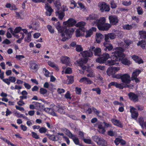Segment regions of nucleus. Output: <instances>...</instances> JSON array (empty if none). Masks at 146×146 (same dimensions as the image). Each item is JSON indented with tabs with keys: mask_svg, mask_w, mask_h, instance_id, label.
<instances>
[{
	"mask_svg": "<svg viewBox=\"0 0 146 146\" xmlns=\"http://www.w3.org/2000/svg\"><path fill=\"white\" fill-rule=\"evenodd\" d=\"M100 137L97 136H95L93 137L92 138L94 141L97 142L98 143Z\"/></svg>",
	"mask_w": 146,
	"mask_h": 146,
	"instance_id": "obj_56",
	"label": "nucleus"
},
{
	"mask_svg": "<svg viewBox=\"0 0 146 146\" xmlns=\"http://www.w3.org/2000/svg\"><path fill=\"white\" fill-rule=\"evenodd\" d=\"M109 19L111 23L113 25H116L118 22L117 17L115 16H109Z\"/></svg>",
	"mask_w": 146,
	"mask_h": 146,
	"instance_id": "obj_15",
	"label": "nucleus"
},
{
	"mask_svg": "<svg viewBox=\"0 0 146 146\" xmlns=\"http://www.w3.org/2000/svg\"><path fill=\"white\" fill-rule=\"evenodd\" d=\"M78 4L79 6L82 9L83 11H84L85 10L86 8L85 7V6L82 3L80 2H78Z\"/></svg>",
	"mask_w": 146,
	"mask_h": 146,
	"instance_id": "obj_62",
	"label": "nucleus"
},
{
	"mask_svg": "<svg viewBox=\"0 0 146 146\" xmlns=\"http://www.w3.org/2000/svg\"><path fill=\"white\" fill-rule=\"evenodd\" d=\"M47 27L48 31L51 33H53L54 32V29L52 28V26L49 25H48Z\"/></svg>",
	"mask_w": 146,
	"mask_h": 146,
	"instance_id": "obj_53",
	"label": "nucleus"
},
{
	"mask_svg": "<svg viewBox=\"0 0 146 146\" xmlns=\"http://www.w3.org/2000/svg\"><path fill=\"white\" fill-rule=\"evenodd\" d=\"M56 15L58 17V18L60 20L62 19L65 16V14L63 12L57 11L56 12Z\"/></svg>",
	"mask_w": 146,
	"mask_h": 146,
	"instance_id": "obj_26",
	"label": "nucleus"
},
{
	"mask_svg": "<svg viewBox=\"0 0 146 146\" xmlns=\"http://www.w3.org/2000/svg\"><path fill=\"white\" fill-rule=\"evenodd\" d=\"M31 32H29L27 34V36L25 38V40L27 42H30L31 40Z\"/></svg>",
	"mask_w": 146,
	"mask_h": 146,
	"instance_id": "obj_41",
	"label": "nucleus"
},
{
	"mask_svg": "<svg viewBox=\"0 0 146 146\" xmlns=\"http://www.w3.org/2000/svg\"><path fill=\"white\" fill-rule=\"evenodd\" d=\"M75 91L77 94H80L81 92V88L78 87H76L75 88Z\"/></svg>",
	"mask_w": 146,
	"mask_h": 146,
	"instance_id": "obj_61",
	"label": "nucleus"
},
{
	"mask_svg": "<svg viewBox=\"0 0 146 146\" xmlns=\"http://www.w3.org/2000/svg\"><path fill=\"white\" fill-rule=\"evenodd\" d=\"M78 135H79V137H80L81 139H84V133L83 132L81 131H79L78 132Z\"/></svg>",
	"mask_w": 146,
	"mask_h": 146,
	"instance_id": "obj_57",
	"label": "nucleus"
},
{
	"mask_svg": "<svg viewBox=\"0 0 146 146\" xmlns=\"http://www.w3.org/2000/svg\"><path fill=\"white\" fill-rule=\"evenodd\" d=\"M82 56L84 57H90L92 56L93 52L90 51H85L82 53Z\"/></svg>",
	"mask_w": 146,
	"mask_h": 146,
	"instance_id": "obj_19",
	"label": "nucleus"
},
{
	"mask_svg": "<svg viewBox=\"0 0 146 146\" xmlns=\"http://www.w3.org/2000/svg\"><path fill=\"white\" fill-rule=\"evenodd\" d=\"M43 72L44 75L46 77H49L50 76V72L46 68H44L43 69Z\"/></svg>",
	"mask_w": 146,
	"mask_h": 146,
	"instance_id": "obj_45",
	"label": "nucleus"
},
{
	"mask_svg": "<svg viewBox=\"0 0 146 146\" xmlns=\"http://www.w3.org/2000/svg\"><path fill=\"white\" fill-rule=\"evenodd\" d=\"M33 103L34 104L35 109L39 110L40 108V106L39 103L36 102H33Z\"/></svg>",
	"mask_w": 146,
	"mask_h": 146,
	"instance_id": "obj_44",
	"label": "nucleus"
},
{
	"mask_svg": "<svg viewBox=\"0 0 146 146\" xmlns=\"http://www.w3.org/2000/svg\"><path fill=\"white\" fill-rule=\"evenodd\" d=\"M131 58L135 62L137 63L138 64L143 63V61L142 59L139 58L137 56L133 55L131 56Z\"/></svg>",
	"mask_w": 146,
	"mask_h": 146,
	"instance_id": "obj_17",
	"label": "nucleus"
},
{
	"mask_svg": "<svg viewBox=\"0 0 146 146\" xmlns=\"http://www.w3.org/2000/svg\"><path fill=\"white\" fill-rule=\"evenodd\" d=\"M54 4L55 6L58 9H59L61 7V4L59 0H54Z\"/></svg>",
	"mask_w": 146,
	"mask_h": 146,
	"instance_id": "obj_32",
	"label": "nucleus"
},
{
	"mask_svg": "<svg viewBox=\"0 0 146 146\" xmlns=\"http://www.w3.org/2000/svg\"><path fill=\"white\" fill-rule=\"evenodd\" d=\"M121 60L122 63L125 65L129 66L131 64V61L127 58H121Z\"/></svg>",
	"mask_w": 146,
	"mask_h": 146,
	"instance_id": "obj_25",
	"label": "nucleus"
},
{
	"mask_svg": "<svg viewBox=\"0 0 146 146\" xmlns=\"http://www.w3.org/2000/svg\"><path fill=\"white\" fill-rule=\"evenodd\" d=\"M123 83H118L117 82H113L110 83L108 85V87L109 88H111V86H114L116 88H119L121 89H123Z\"/></svg>",
	"mask_w": 146,
	"mask_h": 146,
	"instance_id": "obj_10",
	"label": "nucleus"
},
{
	"mask_svg": "<svg viewBox=\"0 0 146 146\" xmlns=\"http://www.w3.org/2000/svg\"><path fill=\"white\" fill-rule=\"evenodd\" d=\"M76 50L77 51L80 52L82 51L83 49L81 45H77L76 46Z\"/></svg>",
	"mask_w": 146,
	"mask_h": 146,
	"instance_id": "obj_50",
	"label": "nucleus"
},
{
	"mask_svg": "<svg viewBox=\"0 0 146 146\" xmlns=\"http://www.w3.org/2000/svg\"><path fill=\"white\" fill-rule=\"evenodd\" d=\"M32 136L33 138H35L36 139H38L39 138V136L36 133L32 132Z\"/></svg>",
	"mask_w": 146,
	"mask_h": 146,
	"instance_id": "obj_63",
	"label": "nucleus"
},
{
	"mask_svg": "<svg viewBox=\"0 0 146 146\" xmlns=\"http://www.w3.org/2000/svg\"><path fill=\"white\" fill-rule=\"evenodd\" d=\"M124 49L121 47H117L113 49V52L112 53V56L111 59L108 60L106 65L109 66L113 65L118 66L119 63L118 62L121 58H124L125 55L123 53Z\"/></svg>",
	"mask_w": 146,
	"mask_h": 146,
	"instance_id": "obj_1",
	"label": "nucleus"
},
{
	"mask_svg": "<svg viewBox=\"0 0 146 146\" xmlns=\"http://www.w3.org/2000/svg\"><path fill=\"white\" fill-rule=\"evenodd\" d=\"M124 42L127 45L129 46L132 43V42L129 39H126L125 40Z\"/></svg>",
	"mask_w": 146,
	"mask_h": 146,
	"instance_id": "obj_59",
	"label": "nucleus"
},
{
	"mask_svg": "<svg viewBox=\"0 0 146 146\" xmlns=\"http://www.w3.org/2000/svg\"><path fill=\"white\" fill-rule=\"evenodd\" d=\"M130 112L132 118L137 120L139 115V113L136 111V109L131 106H130Z\"/></svg>",
	"mask_w": 146,
	"mask_h": 146,
	"instance_id": "obj_7",
	"label": "nucleus"
},
{
	"mask_svg": "<svg viewBox=\"0 0 146 146\" xmlns=\"http://www.w3.org/2000/svg\"><path fill=\"white\" fill-rule=\"evenodd\" d=\"M22 29L21 27H17L14 30V32L15 33H17L21 31Z\"/></svg>",
	"mask_w": 146,
	"mask_h": 146,
	"instance_id": "obj_64",
	"label": "nucleus"
},
{
	"mask_svg": "<svg viewBox=\"0 0 146 146\" xmlns=\"http://www.w3.org/2000/svg\"><path fill=\"white\" fill-rule=\"evenodd\" d=\"M30 68L33 69L37 70L39 67V65L33 62L30 63Z\"/></svg>",
	"mask_w": 146,
	"mask_h": 146,
	"instance_id": "obj_23",
	"label": "nucleus"
},
{
	"mask_svg": "<svg viewBox=\"0 0 146 146\" xmlns=\"http://www.w3.org/2000/svg\"><path fill=\"white\" fill-rule=\"evenodd\" d=\"M110 38L111 39H113L116 37L115 34L114 32L108 34Z\"/></svg>",
	"mask_w": 146,
	"mask_h": 146,
	"instance_id": "obj_43",
	"label": "nucleus"
},
{
	"mask_svg": "<svg viewBox=\"0 0 146 146\" xmlns=\"http://www.w3.org/2000/svg\"><path fill=\"white\" fill-rule=\"evenodd\" d=\"M110 58V55L106 53H104L101 57H100L96 59L97 62L100 63H103L105 61Z\"/></svg>",
	"mask_w": 146,
	"mask_h": 146,
	"instance_id": "obj_6",
	"label": "nucleus"
},
{
	"mask_svg": "<svg viewBox=\"0 0 146 146\" xmlns=\"http://www.w3.org/2000/svg\"><path fill=\"white\" fill-rule=\"evenodd\" d=\"M98 8L101 12H108L110 11L109 6L104 2H101L98 3Z\"/></svg>",
	"mask_w": 146,
	"mask_h": 146,
	"instance_id": "obj_4",
	"label": "nucleus"
},
{
	"mask_svg": "<svg viewBox=\"0 0 146 146\" xmlns=\"http://www.w3.org/2000/svg\"><path fill=\"white\" fill-rule=\"evenodd\" d=\"M65 97L67 99H71V98L70 94V92L69 91H68L65 95Z\"/></svg>",
	"mask_w": 146,
	"mask_h": 146,
	"instance_id": "obj_55",
	"label": "nucleus"
},
{
	"mask_svg": "<svg viewBox=\"0 0 146 146\" xmlns=\"http://www.w3.org/2000/svg\"><path fill=\"white\" fill-rule=\"evenodd\" d=\"M107 74L109 76H110L112 75L113 76V74H115L114 71H113V69L112 67L109 68L107 70Z\"/></svg>",
	"mask_w": 146,
	"mask_h": 146,
	"instance_id": "obj_37",
	"label": "nucleus"
},
{
	"mask_svg": "<svg viewBox=\"0 0 146 146\" xmlns=\"http://www.w3.org/2000/svg\"><path fill=\"white\" fill-rule=\"evenodd\" d=\"M47 130V129L44 127H41L40 128L39 130V131L40 133H45Z\"/></svg>",
	"mask_w": 146,
	"mask_h": 146,
	"instance_id": "obj_47",
	"label": "nucleus"
},
{
	"mask_svg": "<svg viewBox=\"0 0 146 146\" xmlns=\"http://www.w3.org/2000/svg\"><path fill=\"white\" fill-rule=\"evenodd\" d=\"M106 143L107 142L106 141L104 140L103 138L100 137V139H99L98 144L100 145H102L103 146H104L106 144Z\"/></svg>",
	"mask_w": 146,
	"mask_h": 146,
	"instance_id": "obj_33",
	"label": "nucleus"
},
{
	"mask_svg": "<svg viewBox=\"0 0 146 146\" xmlns=\"http://www.w3.org/2000/svg\"><path fill=\"white\" fill-rule=\"evenodd\" d=\"M128 96L129 99L134 102L138 100V96L133 93H129L128 94Z\"/></svg>",
	"mask_w": 146,
	"mask_h": 146,
	"instance_id": "obj_16",
	"label": "nucleus"
},
{
	"mask_svg": "<svg viewBox=\"0 0 146 146\" xmlns=\"http://www.w3.org/2000/svg\"><path fill=\"white\" fill-rule=\"evenodd\" d=\"M104 38V36L102 34L99 33H97L96 34V42L99 43L102 41Z\"/></svg>",
	"mask_w": 146,
	"mask_h": 146,
	"instance_id": "obj_14",
	"label": "nucleus"
},
{
	"mask_svg": "<svg viewBox=\"0 0 146 146\" xmlns=\"http://www.w3.org/2000/svg\"><path fill=\"white\" fill-rule=\"evenodd\" d=\"M121 80L122 83L124 84H128L130 83L131 82V77L130 75L128 74H121Z\"/></svg>",
	"mask_w": 146,
	"mask_h": 146,
	"instance_id": "obj_5",
	"label": "nucleus"
},
{
	"mask_svg": "<svg viewBox=\"0 0 146 146\" xmlns=\"http://www.w3.org/2000/svg\"><path fill=\"white\" fill-rule=\"evenodd\" d=\"M48 137L50 139L53 141H57V140L56 139V137L54 135H49Z\"/></svg>",
	"mask_w": 146,
	"mask_h": 146,
	"instance_id": "obj_58",
	"label": "nucleus"
},
{
	"mask_svg": "<svg viewBox=\"0 0 146 146\" xmlns=\"http://www.w3.org/2000/svg\"><path fill=\"white\" fill-rule=\"evenodd\" d=\"M103 45L109 51L111 50L113 48V46L112 45L109 43L104 42Z\"/></svg>",
	"mask_w": 146,
	"mask_h": 146,
	"instance_id": "obj_27",
	"label": "nucleus"
},
{
	"mask_svg": "<svg viewBox=\"0 0 146 146\" xmlns=\"http://www.w3.org/2000/svg\"><path fill=\"white\" fill-rule=\"evenodd\" d=\"M68 79L67 80L66 83L67 84H70L72 83L74 81L73 77L72 76H67Z\"/></svg>",
	"mask_w": 146,
	"mask_h": 146,
	"instance_id": "obj_35",
	"label": "nucleus"
},
{
	"mask_svg": "<svg viewBox=\"0 0 146 146\" xmlns=\"http://www.w3.org/2000/svg\"><path fill=\"white\" fill-rule=\"evenodd\" d=\"M86 24L85 22L83 21H81L78 23L76 25V27H83Z\"/></svg>",
	"mask_w": 146,
	"mask_h": 146,
	"instance_id": "obj_49",
	"label": "nucleus"
},
{
	"mask_svg": "<svg viewBox=\"0 0 146 146\" xmlns=\"http://www.w3.org/2000/svg\"><path fill=\"white\" fill-rule=\"evenodd\" d=\"M110 5L112 9L115 8L117 7V5L113 1H111V2Z\"/></svg>",
	"mask_w": 146,
	"mask_h": 146,
	"instance_id": "obj_60",
	"label": "nucleus"
},
{
	"mask_svg": "<svg viewBox=\"0 0 146 146\" xmlns=\"http://www.w3.org/2000/svg\"><path fill=\"white\" fill-rule=\"evenodd\" d=\"M106 19L105 17H101L97 19L94 22V25L96 26L99 30L104 31L108 30L111 27V25L106 23Z\"/></svg>",
	"mask_w": 146,
	"mask_h": 146,
	"instance_id": "obj_2",
	"label": "nucleus"
},
{
	"mask_svg": "<svg viewBox=\"0 0 146 146\" xmlns=\"http://www.w3.org/2000/svg\"><path fill=\"white\" fill-rule=\"evenodd\" d=\"M139 122L140 125L142 127H143L144 125V121L143 119V117H140L139 118Z\"/></svg>",
	"mask_w": 146,
	"mask_h": 146,
	"instance_id": "obj_42",
	"label": "nucleus"
},
{
	"mask_svg": "<svg viewBox=\"0 0 146 146\" xmlns=\"http://www.w3.org/2000/svg\"><path fill=\"white\" fill-rule=\"evenodd\" d=\"M76 23V20L71 18L68 19L66 21L64 22L63 24L66 27H69L74 25Z\"/></svg>",
	"mask_w": 146,
	"mask_h": 146,
	"instance_id": "obj_9",
	"label": "nucleus"
},
{
	"mask_svg": "<svg viewBox=\"0 0 146 146\" xmlns=\"http://www.w3.org/2000/svg\"><path fill=\"white\" fill-rule=\"evenodd\" d=\"M113 123L116 125L119 126L120 127H121L122 126V125L120 122L119 120L117 119H113L111 120Z\"/></svg>",
	"mask_w": 146,
	"mask_h": 146,
	"instance_id": "obj_30",
	"label": "nucleus"
},
{
	"mask_svg": "<svg viewBox=\"0 0 146 146\" xmlns=\"http://www.w3.org/2000/svg\"><path fill=\"white\" fill-rule=\"evenodd\" d=\"M137 11L138 15H141L143 14V11L142 8L140 7H138L137 8Z\"/></svg>",
	"mask_w": 146,
	"mask_h": 146,
	"instance_id": "obj_48",
	"label": "nucleus"
},
{
	"mask_svg": "<svg viewBox=\"0 0 146 146\" xmlns=\"http://www.w3.org/2000/svg\"><path fill=\"white\" fill-rule=\"evenodd\" d=\"M131 1H123L122 2V4L125 6H127L131 4Z\"/></svg>",
	"mask_w": 146,
	"mask_h": 146,
	"instance_id": "obj_54",
	"label": "nucleus"
},
{
	"mask_svg": "<svg viewBox=\"0 0 146 146\" xmlns=\"http://www.w3.org/2000/svg\"><path fill=\"white\" fill-rule=\"evenodd\" d=\"M99 16L97 14L92 13L89 15L88 16L86 17V19L87 20L90 22H92L94 25V22L96 20L98 19Z\"/></svg>",
	"mask_w": 146,
	"mask_h": 146,
	"instance_id": "obj_8",
	"label": "nucleus"
},
{
	"mask_svg": "<svg viewBox=\"0 0 146 146\" xmlns=\"http://www.w3.org/2000/svg\"><path fill=\"white\" fill-rule=\"evenodd\" d=\"M141 71L139 69H136L134 70L132 74L131 78H136L141 73Z\"/></svg>",
	"mask_w": 146,
	"mask_h": 146,
	"instance_id": "obj_28",
	"label": "nucleus"
},
{
	"mask_svg": "<svg viewBox=\"0 0 146 146\" xmlns=\"http://www.w3.org/2000/svg\"><path fill=\"white\" fill-rule=\"evenodd\" d=\"M56 27L58 31L61 33H63L65 31V33L67 37H69L74 31V29L70 28L69 29H66L60 26V23L59 22H58L56 24Z\"/></svg>",
	"mask_w": 146,
	"mask_h": 146,
	"instance_id": "obj_3",
	"label": "nucleus"
},
{
	"mask_svg": "<svg viewBox=\"0 0 146 146\" xmlns=\"http://www.w3.org/2000/svg\"><path fill=\"white\" fill-rule=\"evenodd\" d=\"M62 131L67 135L70 138H72L74 136L70 131L66 128H63L62 129Z\"/></svg>",
	"mask_w": 146,
	"mask_h": 146,
	"instance_id": "obj_20",
	"label": "nucleus"
},
{
	"mask_svg": "<svg viewBox=\"0 0 146 146\" xmlns=\"http://www.w3.org/2000/svg\"><path fill=\"white\" fill-rule=\"evenodd\" d=\"M48 65L50 66L51 67H52V68H55L56 70H58V67L57 65L55 64L54 62H52L50 61H49L48 62Z\"/></svg>",
	"mask_w": 146,
	"mask_h": 146,
	"instance_id": "obj_38",
	"label": "nucleus"
},
{
	"mask_svg": "<svg viewBox=\"0 0 146 146\" xmlns=\"http://www.w3.org/2000/svg\"><path fill=\"white\" fill-rule=\"evenodd\" d=\"M98 127V131L100 133L102 134L104 133L106 131L105 127L100 124L99 125Z\"/></svg>",
	"mask_w": 146,
	"mask_h": 146,
	"instance_id": "obj_29",
	"label": "nucleus"
},
{
	"mask_svg": "<svg viewBox=\"0 0 146 146\" xmlns=\"http://www.w3.org/2000/svg\"><path fill=\"white\" fill-rule=\"evenodd\" d=\"M47 90L43 88H41L40 90V92L41 94H44L47 92Z\"/></svg>",
	"mask_w": 146,
	"mask_h": 146,
	"instance_id": "obj_52",
	"label": "nucleus"
},
{
	"mask_svg": "<svg viewBox=\"0 0 146 146\" xmlns=\"http://www.w3.org/2000/svg\"><path fill=\"white\" fill-rule=\"evenodd\" d=\"M44 110L47 113L50 114L54 116H56V114L53 110L51 108H45L44 109Z\"/></svg>",
	"mask_w": 146,
	"mask_h": 146,
	"instance_id": "obj_21",
	"label": "nucleus"
},
{
	"mask_svg": "<svg viewBox=\"0 0 146 146\" xmlns=\"http://www.w3.org/2000/svg\"><path fill=\"white\" fill-rule=\"evenodd\" d=\"M94 54L95 55L99 56L101 54V49L98 47L95 48L94 50Z\"/></svg>",
	"mask_w": 146,
	"mask_h": 146,
	"instance_id": "obj_36",
	"label": "nucleus"
},
{
	"mask_svg": "<svg viewBox=\"0 0 146 146\" xmlns=\"http://www.w3.org/2000/svg\"><path fill=\"white\" fill-rule=\"evenodd\" d=\"M139 33L141 38L146 39V31H139Z\"/></svg>",
	"mask_w": 146,
	"mask_h": 146,
	"instance_id": "obj_34",
	"label": "nucleus"
},
{
	"mask_svg": "<svg viewBox=\"0 0 146 146\" xmlns=\"http://www.w3.org/2000/svg\"><path fill=\"white\" fill-rule=\"evenodd\" d=\"M82 30L77 29L76 31V37H80L82 36L83 33Z\"/></svg>",
	"mask_w": 146,
	"mask_h": 146,
	"instance_id": "obj_39",
	"label": "nucleus"
},
{
	"mask_svg": "<svg viewBox=\"0 0 146 146\" xmlns=\"http://www.w3.org/2000/svg\"><path fill=\"white\" fill-rule=\"evenodd\" d=\"M92 90L96 92L97 93L98 95H100L101 94V90L99 88H93L92 89Z\"/></svg>",
	"mask_w": 146,
	"mask_h": 146,
	"instance_id": "obj_46",
	"label": "nucleus"
},
{
	"mask_svg": "<svg viewBox=\"0 0 146 146\" xmlns=\"http://www.w3.org/2000/svg\"><path fill=\"white\" fill-rule=\"evenodd\" d=\"M137 26L135 24L133 23L131 25L126 24L124 25L123 26V29L127 30H130L134 26Z\"/></svg>",
	"mask_w": 146,
	"mask_h": 146,
	"instance_id": "obj_22",
	"label": "nucleus"
},
{
	"mask_svg": "<svg viewBox=\"0 0 146 146\" xmlns=\"http://www.w3.org/2000/svg\"><path fill=\"white\" fill-rule=\"evenodd\" d=\"M70 138L72 139L74 143L76 145H80V142L78 138L76 137V135H74V136L72 138Z\"/></svg>",
	"mask_w": 146,
	"mask_h": 146,
	"instance_id": "obj_31",
	"label": "nucleus"
},
{
	"mask_svg": "<svg viewBox=\"0 0 146 146\" xmlns=\"http://www.w3.org/2000/svg\"><path fill=\"white\" fill-rule=\"evenodd\" d=\"M96 28L94 27H92L89 30L86 31V37H88L90 36L93 33V32L96 31Z\"/></svg>",
	"mask_w": 146,
	"mask_h": 146,
	"instance_id": "obj_18",
	"label": "nucleus"
},
{
	"mask_svg": "<svg viewBox=\"0 0 146 146\" xmlns=\"http://www.w3.org/2000/svg\"><path fill=\"white\" fill-rule=\"evenodd\" d=\"M39 27V25L38 23H35L33 25V29L37 30Z\"/></svg>",
	"mask_w": 146,
	"mask_h": 146,
	"instance_id": "obj_51",
	"label": "nucleus"
},
{
	"mask_svg": "<svg viewBox=\"0 0 146 146\" xmlns=\"http://www.w3.org/2000/svg\"><path fill=\"white\" fill-rule=\"evenodd\" d=\"M88 61L87 58H82L80 61H77V62L78 64V66L80 67L83 70H85L86 67L84 64H86Z\"/></svg>",
	"mask_w": 146,
	"mask_h": 146,
	"instance_id": "obj_11",
	"label": "nucleus"
},
{
	"mask_svg": "<svg viewBox=\"0 0 146 146\" xmlns=\"http://www.w3.org/2000/svg\"><path fill=\"white\" fill-rule=\"evenodd\" d=\"M45 7L47 11L46 13V15L48 16H50L53 10L50 5L48 3H46L45 4Z\"/></svg>",
	"mask_w": 146,
	"mask_h": 146,
	"instance_id": "obj_13",
	"label": "nucleus"
},
{
	"mask_svg": "<svg viewBox=\"0 0 146 146\" xmlns=\"http://www.w3.org/2000/svg\"><path fill=\"white\" fill-rule=\"evenodd\" d=\"M87 71L88 73L86 75L87 76L90 77H94L95 76V73L93 70L90 71L87 70Z\"/></svg>",
	"mask_w": 146,
	"mask_h": 146,
	"instance_id": "obj_40",
	"label": "nucleus"
},
{
	"mask_svg": "<svg viewBox=\"0 0 146 146\" xmlns=\"http://www.w3.org/2000/svg\"><path fill=\"white\" fill-rule=\"evenodd\" d=\"M137 45L140 46L143 49H144L146 47V41L143 40L139 41L137 43Z\"/></svg>",
	"mask_w": 146,
	"mask_h": 146,
	"instance_id": "obj_24",
	"label": "nucleus"
},
{
	"mask_svg": "<svg viewBox=\"0 0 146 146\" xmlns=\"http://www.w3.org/2000/svg\"><path fill=\"white\" fill-rule=\"evenodd\" d=\"M60 61L63 64H65L67 65L71 66V64L70 62V58L67 56H63L61 58Z\"/></svg>",
	"mask_w": 146,
	"mask_h": 146,
	"instance_id": "obj_12",
	"label": "nucleus"
}]
</instances>
